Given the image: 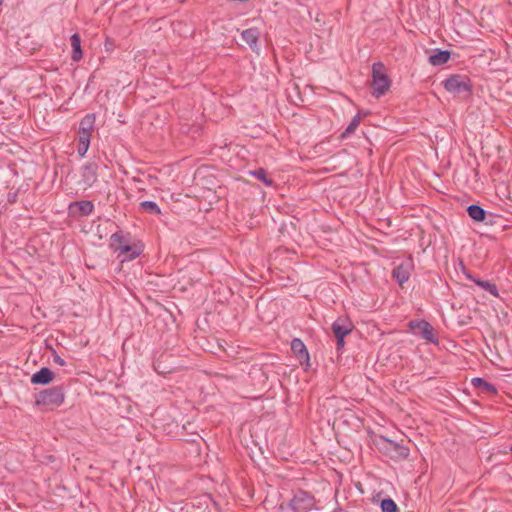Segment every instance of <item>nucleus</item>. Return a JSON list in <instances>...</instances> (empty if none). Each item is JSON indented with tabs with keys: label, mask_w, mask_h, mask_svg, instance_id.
Returning a JSON list of instances; mask_svg holds the SVG:
<instances>
[{
	"label": "nucleus",
	"mask_w": 512,
	"mask_h": 512,
	"mask_svg": "<svg viewBox=\"0 0 512 512\" xmlns=\"http://www.w3.org/2000/svg\"><path fill=\"white\" fill-rule=\"evenodd\" d=\"M316 499L313 494L303 489L294 492L293 498L289 501V506L296 512H309L315 508Z\"/></svg>",
	"instance_id": "obj_7"
},
{
	"label": "nucleus",
	"mask_w": 512,
	"mask_h": 512,
	"mask_svg": "<svg viewBox=\"0 0 512 512\" xmlns=\"http://www.w3.org/2000/svg\"><path fill=\"white\" fill-rule=\"evenodd\" d=\"M278 512H296L293 508H291V506H289V502L284 505L283 503H281L279 505V511Z\"/></svg>",
	"instance_id": "obj_29"
},
{
	"label": "nucleus",
	"mask_w": 512,
	"mask_h": 512,
	"mask_svg": "<svg viewBox=\"0 0 512 512\" xmlns=\"http://www.w3.org/2000/svg\"><path fill=\"white\" fill-rule=\"evenodd\" d=\"M460 267H461V271L463 272V274L467 278V274H471V272L465 267V265L463 264L462 261L460 262Z\"/></svg>",
	"instance_id": "obj_32"
},
{
	"label": "nucleus",
	"mask_w": 512,
	"mask_h": 512,
	"mask_svg": "<svg viewBox=\"0 0 512 512\" xmlns=\"http://www.w3.org/2000/svg\"><path fill=\"white\" fill-rule=\"evenodd\" d=\"M471 384L478 391L479 395L496 396L498 395L497 387L486 381L484 378L475 377L471 380Z\"/></svg>",
	"instance_id": "obj_13"
},
{
	"label": "nucleus",
	"mask_w": 512,
	"mask_h": 512,
	"mask_svg": "<svg viewBox=\"0 0 512 512\" xmlns=\"http://www.w3.org/2000/svg\"><path fill=\"white\" fill-rule=\"evenodd\" d=\"M155 370L158 372V373H165L164 371H160L159 368L157 366H154Z\"/></svg>",
	"instance_id": "obj_33"
},
{
	"label": "nucleus",
	"mask_w": 512,
	"mask_h": 512,
	"mask_svg": "<svg viewBox=\"0 0 512 512\" xmlns=\"http://www.w3.org/2000/svg\"><path fill=\"white\" fill-rule=\"evenodd\" d=\"M55 379V373L48 367H42L30 379L33 385H48Z\"/></svg>",
	"instance_id": "obj_14"
},
{
	"label": "nucleus",
	"mask_w": 512,
	"mask_h": 512,
	"mask_svg": "<svg viewBox=\"0 0 512 512\" xmlns=\"http://www.w3.org/2000/svg\"><path fill=\"white\" fill-rule=\"evenodd\" d=\"M371 77V94L375 98H380L390 89L392 83L383 62L373 63Z\"/></svg>",
	"instance_id": "obj_3"
},
{
	"label": "nucleus",
	"mask_w": 512,
	"mask_h": 512,
	"mask_svg": "<svg viewBox=\"0 0 512 512\" xmlns=\"http://www.w3.org/2000/svg\"><path fill=\"white\" fill-rule=\"evenodd\" d=\"M96 116L94 113L86 114L79 124L77 153L84 157L90 145L91 133L94 129Z\"/></svg>",
	"instance_id": "obj_4"
},
{
	"label": "nucleus",
	"mask_w": 512,
	"mask_h": 512,
	"mask_svg": "<svg viewBox=\"0 0 512 512\" xmlns=\"http://www.w3.org/2000/svg\"><path fill=\"white\" fill-rule=\"evenodd\" d=\"M53 361L60 366H64L66 364L64 359H62L58 354H56L55 351L53 352Z\"/></svg>",
	"instance_id": "obj_30"
},
{
	"label": "nucleus",
	"mask_w": 512,
	"mask_h": 512,
	"mask_svg": "<svg viewBox=\"0 0 512 512\" xmlns=\"http://www.w3.org/2000/svg\"><path fill=\"white\" fill-rule=\"evenodd\" d=\"M345 346V338H336V350L338 353H340L342 351V349L344 348Z\"/></svg>",
	"instance_id": "obj_28"
},
{
	"label": "nucleus",
	"mask_w": 512,
	"mask_h": 512,
	"mask_svg": "<svg viewBox=\"0 0 512 512\" xmlns=\"http://www.w3.org/2000/svg\"><path fill=\"white\" fill-rule=\"evenodd\" d=\"M412 268L413 260L410 257L407 261L402 262L392 270V277L400 286H403V284L409 280Z\"/></svg>",
	"instance_id": "obj_10"
},
{
	"label": "nucleus",
	"mask_w": 512,
	"mask_h": 512,
	"mask_svg": "<svg viewBox=\"0 0 512 512\" xmlns=\"http://www.w3.org/2000/svg\"><path fill=\"white\" fill-rule=\"evenodd\" d=\"M467 279L474 282L478 287L482 288L483 290L489 292L494 297H498V288L495 283H492L488 280H482L479 277H475L472 274H467Z\"/></svg>",
	"instance_id": "obj_19"
},
{
	"label": "nucleus",
	"mask_w": 512,
	"mask_h": 512,
	"mask_svg": "<svg viewBox=\"0 0 512 512\" xmlns=\"http://www.w3.org/2000/svg\"><path fill=\"white\" fill-rule=\"evenodd\" d=\"M2 3V0H0V4Z\"/></svg>",
	"instance_id": "obj_36"
},
{
	"label": "nucleus",
	"mask_w": 512,
	"mask_h": 512,
	"mask_svg": "<svg viewBox=\"0 0 512 512\" xmlns=\"http://www.w3.org/2000/svg\"><path fill=\"white\" fill-rule=\"evenodd\" d=\"M443 87L449 93L455 95L465 94L470 96L472 93L471 79L466 75L453 74L442 82Z\"/></svg>",
	"instance_id": "obj_5"
},
{
	"label": "nucleus",
	"mask_w": 512,
	"mask_h": 512,
	"mask_svg": "<svg viewBox=\"0 0 512 512\" xmlns=\"http://www.w3.org/2000/svg\"><path fill=\"white\" fill-rule=\"evenodd\" d=\"M242 39L249 45V47L256 53L259 52L258 41L260 38V31L258 28L252 27L245 29L241 33Z\"/></svg>",
	"instance_id": "obj_16"
},
{
	"label": "nucleus",
	"mask_w": 512,
	"mask_h": 512,
	"mask_svg": "<svg viewBox=\"0 0 512 512\" xmlns=\"http://www.w3.org/2000/svg\"><path fill=\"white\" fill-rule=\"evenodd\" d=\"M17 197H18V191L8 192V194H7L8 203H10V204L15 203L17 201Z\"/></svg>",
	"instance_id": "obj_27"
},
{
	"label": "nucleus",
	"mask_w": 512,
	"mask_h": 512,
	"mask_svg": "<svg viewBox=\"0 0 512 512\" xmlns=\"http://www.w3.org/2000/svg\"><path fill=\"white\" fill-rule=\"evenodd\" d=\"M466 211H467V214L469 215V217L474 222L487 223L486 218H487L488 213L480 205L471 204L467 207Z\"/></svg>",
	"instance_id": "obj_18"
},
{
	"label": "nucleus",
	"mask_w": 512,
	"mask_h": 512,
	"mask_svg": "<svg viewBox=\"0 0 512 512\" xmlns=\"http://www.w3.org/2000/svg\"><path fill=\"white\" fill-rule=\"evenodd\" d=\"M451 58V51L434 49L428 58V62L433 66H441L446 64Z\"/></svg>",
	"instance_id": "obj_17"
},
{
	"label": "nucleus",
	"mask_w": 512,
	"mask_h": 512,
	"mask_svg": "<svg viewBox=\"0 0 512 512\" xmlns=\"http://www.w3.org/2000/svg\"><path fill=\"white\" fill-rule=\"evenodd\" d=\"M98 165L95 162L87 163L82 168V182L87 186L91 187L97 181Z\"/></svg>",
	"instance_id": "obj_15"
},
{
	"label": "nucleus",
	"mask_w": 512,
	"mask_h": 512,
	"mask_svg": "<svg viewBox=\"0 0 512 512\" xmlns=\"http://www.w3.org/2000/svg\"><path fill=\"white\" fill-rule=\"evenodd\" d=\"M115 252H118V257L123 256L122 261H131L140 256L143 252L142 244H130L129 240L123 245H118L115 248Z\"/></svg>",
	"instance_id": "obj_9"
},
{
	"label": "nucleus",
	"mask_w": 512,
	"mask_h": 512,
	"mask_svg": "<svg viewBox=\"0 0 512 512\" xmlns=\"http://www.w3.org/2000/svg\"><path fill=\"white\" fill-rule=\"evenodd\" d=\"M65 401V391L62 385L43 389L35 394L34 405L42 411H53Z\"/></svg>",
	"instance_id": "obj_1"
},
{
	"label": "nucleus",
	"mask_w": 512,
	"mask_h": 512,
	"mask_svg": "<svg viewBox=\"0 0 512 512\" xmlns=\"http://www.w3.org/2000/svg\"><path fill=\"white\" fill-rule=\"evenodd\" d=\"M373 444L383 455L395 461L405 460L409 456V448L384 436H375Z\"/></svg>",
	"instance_id": "obj_2"
},
{
	"label": "nucleus",
	"mask_w": 512,
	"mask_h": 512,
	"mask_svg": "<svg viewBox=\"0 0 512 512\" xmlns=\"http://www.w3.org/2000/svg\"><path fill=\"white\" fill-rule=\"evenodd\" d=\"M139 208L141 211L148 213L150 215H160L161 214V209L159 208L157 203L154 201H149V200L142 201L139 204Z\"/></svg>",
	"instance_id": "obj_23"
},
{
	"label": "nucleus",
	"mask_w": 512,
	"mask_h": 512,
	"mask_svg": "<svg viewBox=\"0 0 512 512\" xmlns=\"http://www.w3.org/2000/svg\"><path fill=\"white\" fill-rule=\"evenodd\" d=\"M174 31L179 33L181 36L187 37L193 34V30L184 21H174L172 23Z\"/></svg>",
	"instance_id": "obj_25"
},
{
	"label": "nucleus",
	"mask_w": 512,
	"mask_h": 512,
	"mask_svg": "<svg viewBox=\"0 0 512 512\" xmlns=\"http://www.w3.org/2000/svg\"><path fill=\"white\" fill-rule=\"evenodd\" d=\"M341 511H342V509L340 507H338V508L334 509L332 512H341Z\"/></svg>",
	"instance_id": "obj_34"
},
{
	"label": "nucleus",
	"mask_w": 512,
	"mask_h": 512,
	"mask_svg": "<svg viewBox=\"0 0 512 512\" xmlns=\"http://www.w3.org/2000/svg\"><path fill=\"white\" fill-rule=\"evenodd\" d=\"M380 508L382 512H399L397 504L389 497L381 500Z\"/></svg>",
	"instance_id": "obj_26"
},
{
	"label": "nucleus",
	"mask_w": 512,
	"mask_h": 512,
	"mask_svg": "<svg viewBox=\"0 0 512 512\" xmlns=\"http://www.w3.org/2000/svg\"><path fill=\"white\" fill-rule=\"evenodd\" d=\"M113 47H114L113 41L111 39H106V41H105V48H106V50L110 51V50L113 49Z\"/></svg>",
	"instance_id": "obj_31"
},
{
	"label": "nucleus",
	"mask_w": 512,
	"mask_h": 512,
	"mask_svg": "<svg viewBox=\"0 0 512 512\" xmlns=\"http://www.w3.org/2000/svg\"><path fill=\"white\" fill-rule=\"evenodd\" d=\"M510 452H511V454H512V445L510 446Z\"/></svg>",
	"instance_id": "obj_35"
},
{
	"label": "nucleus",
	"mask_w": 512,
	"mask_h": 512,
	"mask_svg": "<svg viewBox=\"0 0 512 512\" xmlns=\"http://www.w3.org/2000/svg\"><path fill=\"white\" fill-rule=\"evenodd\" d=\"M256 179L263 182L266 186L271 187L274 185V181L268 177V173L264 168H258L250 172Z\"/></svg>",
	"instance_id": "obj_24"
},
{
	"label": "nucleus",
	"mask_w": 512,
	"mask_h": 512,
	"mask_svg": "<svg viewBox=\"0 0 512 512\" xmlns=\"http://www.w3.org/2000/svg\"><path fill=\"white\" fill-rule=\"evenodd\" d=\"M127 240L130 241L129 233L125 235L122 231L115 232L110 237V247L115 252V248H117L118 245L125 244Z\"/></svg>",
	"instance_id": "obj_22"
},
{
	"label": "nucleus",
	"mask_w": 512,
	"mask_h": 512,
	"mask_svg": "<svg viewBox=\"0 0 512 512\" xmlns=\"http://www.w3.org/2000/svg\"><path fill=\"white\" fill-rule=\"evenodd\" d=\"M408 328L414 335L420 336L428 342L433 344H437L439 342L435 329L424 319H414L409 321Z\"/></svg>",
	"instance_id": "obj_6"
},
{
	"label": "nucleus",
	"mask_w": 512,
	"mask_h": 512,
	"mask_svg": "<svg viewBox=\"0 0 512 512\" xmlns=\"http://www.w3.org/2000/svg\"><path fill=\"white\" fill-rule=\"evenodd\" d=\"M291 350L304 370H308L310 367V355L304 342L299 338H294L291 342Z\"/></svg>",
	"instance_id": "obj_8"
},
{
	"label": "nucleus",
	"mask_w": 512,
	"mask_h": 512,
	"mask_svg": "<svg viewBox=\"0 0 512 512\" xmlns=\"http://www.w3.org/2000/svg\"><path fill=\"white\" fill-rule=\"evenodd\" d=\"M94 204L89 200L71 202L69 204V213L73 217L88 216L93 212Z\"/></svg>",
	"instance_id": "obj_11"
},
{
	"label": "nucleus",
	"mask_w": 512,
	"mask_h": 512,
	"mask_svg": "<svg viewBox=\"0 0 512 512\" xmlns=\"http://www.w3.org/2000/svg\"><path fill=\"white\" fill-rule=\"evenodd\" d=\"M70 43L72 47L71 59L74 62H79L83 57L80 35L78 33L72 34L70 37Z\"/></svg>",
	"instance_id": "obj_21"
},
{
	"label": "nucleus",
	"mask_w": 512,
	"mask_h": 512,
	"mask_svg": "<svg viewBox=\"0 0 512 512\" xmlns=\"http://www.w3.org/2000/svg\"><path fill=\"white\" fill-rule=\"evenodd\" d=\"M369 114L368 111L359 110L358 113L352 118L347 128L341 133L340 138L345 139L355 132L360 124L361 118Z\"/></svg>",
	"instance_id": "obj_20"
},
{
	"label": "nucleus",
	"mask_w": 512,
	"mask_h": 512,
	"mask_svg": "<svg viewBox=\"0 0 512 512\" xmlns=\"http://www.w3.org/2000/svg\"><path fill=\"white\" fill-rule=\"evenodd\" d=\"M353 328L354 325L349 319L341 317L334 321L331 326L335 338H345L353 331Z\"/></svg>",
	"instance_id": "obj_12"
}]
</instances>
